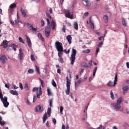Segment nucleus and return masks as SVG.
Instances as JSON below:
<instances>
[{"label": "nucleus", "instance_id": "nucleus-57", "mask_svg": "<svg viewBox=\"0 0 129 129\" xmlns=\"http://www.w3.org/2000/svg\"><path fill=\"white\" fill-rule=\"evenodd\" d=\"M101 128H102V125H100V126L97 127L96 128H91V129H101Z\"/></svg>", "mask_w": 129, "mask_h": 129}, {"label": "nucleus", "instance_id": "nucleus-45", "mask_svg": "<svg viewBox=\"0 0 129 129\" xmlns=\"http://www.w3.org/2000/svg\"><path fill=\"white\" fill-rule=\"evenodd\" d=\"M51 107H48L47 108V114H48V115H51Z\"/></svg>", "mask_w": 129, "mask_h": 129}, {"label": "nucleus", "instance_id": "nucleus-58", "mask_svg": "<svg viewBox=\"0 0 129 129\" xmlns=\"http://www.w3.org/2000/svg\"><path fill=\"white\" fill-rule=\"evenodd\" d=\"M94 76H93V77H91L89 78V82H91V81H92V80L93 79V78H94Z\"/></svg>", "mask_w": 129, "mask_h": 129}, {"label": "nucleus", "instance_id": "nucleus-24", "mask_svg": "<svg viewBox=\"0 0 129 129\" xmlns=\"http://www.w3.org/2000/svg\"><path fill=\"white\" fill-rule=\"evenodd\" d=\"M48 119V114L45 113L43 116V122L45 123L46 120Z\"/></svg>", "mask_w": 129, "mask_h": 129}, {"label": "nucleus", "instance_id": "nucleus-39", "mask_svg": "<svg viewBox=\"0 0 129 129\" xmlns=\"http://www.w3.org/2000/svg\"><path fill=\"white\" fill-rule=\"evenodd\" d=\"M102 45H103V40L99 43L97 45L98 48H101V47H102Z\"/></svg>", "mask_w": 129, "mask_h": 129}, {"label": "nucleus", "instance_id": "nucleus-35", "mask_svg": "<svg viewBox=\"0 0 129 129\" xmlns=\"http://www.w3.org/2000/svg\"><path fill=\"white\" fill-rule=\"evenodd\" d=\"M104 38H105V34L103 36L99 37V41H103L104 42Z\"/></svg>", "mask_w": 129, "mask_h": 129}, {"label": "nucleus", "instance_id": "nucleus-54", "mask_svg": "<svg viewBox=\"0 0 129 129\" xmlns=\"http://www.w3.org/2000/svg\"><path fill=\"white\" fill-rule=\"evenodd\" d=\"M41 24L42 27H44V26H45V22H44V20H42L41 21Z\"/></svg>", "mask_w": 129, "mask_h": 129}, {"label": "nucleus", "instance_id": "nucleus-43", "mask_svg": "<svg viewBox=\"0 0 129 129\" xmlns=\"http://www.w3.org/2000/svg\"><path fill=\"white\" fill-rule=\"evenodd\" d=\"M19 40L20 43H22V44H25V40H24L22 37H19Z\"/></svg>", "mask_w": 129, "mask_h": 129}, {"label": "nucleus", "instance_id": "nucleus-14", "mask_svg": "<svg viewBox=\"0 0 129 129\" xmlns=\"http://www.w3.org/2000/svg\"><path fill=\"white\" fill-rule=\"evenodd\" d=\"M8 60V58H7V56L5 55L1 56V58L0 59V61L3 63V64H6V61Z\"/></svg>", "mask_w": 129, "mask_h": 129}, {"label": "nucleus", "instance_id": "nucleus-59", "mask_svg": "<svg viewBox=\"0 0 129 129\" xmlns=\"http://www.w3.org/2000/svg\"><path fill=\"white\" fill-rule=\"evenodd\" d=\"M41 81V86L44 88V81L40 80Z\"/></svg>", "mask_w": 129, "mask_h": 129}, {"label": "nucleus", "instance_id": "nucleus-16", "mask_svg": "<svg viewBox=\"0 0 129 129\" xmlns=\"http://www.w3.org/2000/svg\"><path fill=\"white\" fill-rule=\"evenodd\" d=\"M19 56L20 60H22L23 57H24V52H23V50H22V48L19 49Z\"/></svg>", "mask_w": 129, "mask_h": 129}, {"label": "nucleus", "instance_id": "nucleus-13", "mask_svg": "<svg viewBox=\"0 0 129 129\" xmlns=\"http://www.w3.org/2000/svg\"><path fill=\"white\" fill-rule=\"evenodd\" d=\"M26 39L27 40V45H28V47H29V48H31L32 47V42H31V39H30L29 36H28V35H26Z\"/></svg>", "mask_w": 129, "mask_h": 129}, {"label": "nucleus", "instance_id": "nucleus-18", "mask_svg": "<svg viewBox=\"0 0 129 129\" xmlns=\"http://www.w3.org/2000/svg\"><path fill=\"white\" fill-rule=\"evenodd\" d=\"M81 84V80H79L77 82H75V87L76 90L77 89V86H79Z\"/></svg>", "mask_w": 129, "mask_h": 129}, {"label": "nucleus", "instance_id": "nucleus-40", "mask_svg": "<svg viewBox=\"0 0 129 129\" xmlns=\"http://www.w3.org/2000/svg\"><path fill=\"white\" fill-rule=\"evenodd\" d=\"M90 52V49H86L84 50H83V53L84 54H88Z\"/></svg>", "mask_w": 129, "mask_h": 129}, {"label": "nucleus", "instance_id": "nucleus-36", "mask_svg": "<svg viewBox=\"0 0 129 129\" xmlns=\"http://www.w3.org/2000/svg\"><path fill=\"white\" fill-rule=\"evenodd\" d=\"M35 71H36V72L40 74V69L39 68V67L37 66H35Z\"/></svg>", "mask_w": 129, "mask_h": 129}, {"label": "nucleus", "instance_id": "nucleus-41", "mask_svg": "<svg viewBox=\"0 0 129 129\" xmlns=\"http://www.w3.org/2000/svg\"><path fill=\"white\" fill-rule=\"evenodd\" d=\"M28 73H29V74H33L34 72H35V71L33 69H30L28 70Z\"/></svg>", "mask_w": 129, "mask_h": 129}, {"label": "nucleus", "instance_id": "nucleus-61", "mask_svg": "<svg viewBox=\"0 0 129 129\" xmlns=\"http://www.w3.org/2000/svg\"><path fill=\"white\" fill-rule=\"evenodd\" d=\"M46 16L47 17H48V18H49V19H52V17H51L50 14H49L48 13H46Z\"/></svg>", "mask_w": 129, "mask_h": 129}, {"label": "nucleus", "instance_id": "nucleus-2", "mask_svg": "<svg viewBox=\"0 0 129 129\" xmlns=\"http://www.w3.org/2000/svg\"><path fill=\"white\" fill-rule=\"evenodd\" d=\"M56 50L58 51V56L59 57H61V55H62L63 53V44L62 43L59 41H56L54 45Z\"/></svg>", "mask_w": 129, "mask_h": 129}, {"label": "nucleus", "instance_id": "nucleus-32", "mask_svg": "<svg viewBox=\"0 0 129 129\" xmlns=\"http://www.w3.org/2000/svg\"><path fill=\"white\" fill-rule=\"evenodd\" d=\"M9 8L11 9V10L15 9L16 8V4L13 3L9 6Z\"/></svg>", "mask_w": 129, "mask_h": 129}, {"label": "nucleus", "instance_id": "nucleus-62", "mask_svg": "<svg viewBox=\"0 0 129 129\" xmlns=\"http://www.w3.org/2000/svg\"><path fill=\"white\" fill-rule=\"evenodd\" d=\"M84 112L85 113H86V115H87V108H85L84 110Z\"/></svg>", "mask_w": 129, "mask_h": 129}, {"label": "nucleus", "instance_id": "nucleus-30", "mask_svg": "<svg viewBox=\"0 0 129 129\" xmlns=\"http://www.w3.org/2000/svg\"><path fill=\"white\" fill-rule=\"evenodd\" d=\"M47 91L48 96H51V95H52V91H51L50 88H47Z\"/></svg>", "mask_w": 129, "mask_h": 129}, {"label": "nucleus", "instance_id": "nucleus-63", "mask_svg": "<svg viewBox=\"0 0 129 129\" xmlns=\"http://www.w3.org/2000/svg\"><path fill=\"white\" fill-rule=\"evenodd\" d=\"M0 124L1 125H2V126H4V125H5V122L1 121V122H0Z\"/></svg>", "mask_w": 129, "mask_h": 129}, {"label": "nucleus", "instance_id": "nucleus-29", "mask_svg": "<svg viewBox=\"0 0 129 129\" xmlns=\"http://www.w3.org/2000/svg\"><path fill=\"white\" fill-rule=\"evenodd\" d=\"M122 24L124 27H126V26L127 25V24L126 23V21L125 20V19L124 18H123L122 19Z\"/></svg>", "mask_w": 129, "mask_h": 129}, {"label": "nucleus", "instance_id": "nucleus-50", "mask_svg": "<svg viewBox=\"0 0 129 129\" xmlns=\"http://www.w3.org/2000/svg\"><path fill=\"white\" fill-rule=\"evenodd\" d=\"M31 61H35V60H36V59L35 58V56H34V55H31Z\"/></svg>", "mask_w": 129, "mask_h": 129}, {"label": "nucleus", "instance_id": "nucleus-42", "mask_svg": "<svg viewBox=\"0 0 129 129\" xmlns=\"http://www.w3.org/2000/svg\"><path fill=\"white\" fill-rule=\"evenodd\" d=\"M50 33H51V32H45L44 34L46 38H49V37H50Z\"/></svg>", "mask_w": 129, "mask_h": 129}, {"label": "nucleus", "instance_id": "nucleus-15", "mask_svg": "<svg viewBox=\"0 0 129 129\" xmlns=\"http://www.w3.org/2000/svg\"><path fill=\"white\" fill-rule=\"evenodd\" d=\"M82 2H84L86 3V7L87 8H90L91 7V2L89 0H82Z\"/></svg>", "mask_w": 129, "mask_h": 129}, {"label": "nucleus", "instance_id": "nucleus-49", "mask_svg": "<svg viewBox=\"0 0 129 129\" xmlns=\"http://www.w3.org/2000/svg\"><path fill=\"white\" fill-rule=\"evenodd\" d=\"M32 91H33V92H35V91H39V88L34 87L32 89Z\"/></svg>", "mask_w": 129, "mask_h": 129}, {"label": "nucleus", "instance_id": "nucleus-44", "mask_svg": "<svg viewBox=\"0 0 129 129\" xmlns=\"http://www.w3.org/2000/svg\"><path fill=\"white\" fill-rule=\"evenodd\" d=\"M52 85L53 86V87H57V84L54 80H52Z\"/></svg>", "mask_w": 129, "mask_h": 129}, {"label": "nucleus", "instance_id": "nucleus-31", "mask_svg": "<svg viewBox=\"0 0 129 129\" xmlns=\"http://www.w3.org/2000/svg\"><path fill=\"white\" fill-rule=\"evenodd\" d=\"M82 64L83 65V67H84V68H88V67H89V66L85 62H82Z\"/></svg>", "mask_w": 129, "mask_h": 129}, {"label": "nucleus", "instance_id": "nucleus-60", "mask_svg": "<svg viewBox=\"0 0 129 129\" xmlns=\"http://www.w3.org/2000/svg\"><path fill=\"white\" fill-rule=\"evenodd\" d=\"M15 24L16 25H18L19 24V23H20V21H19V19L15 20Z\"/></svg>", "mask_w": 129, "mask_h": 129}, {"label": "nucleus", "instance_id": "nucleus-5", "mask_svg": "<svg viewBox=\"0 0 129 129\" xmlns=\"http://www.w3.org/2000/svg\"><path fill=\"white\" fill-rule=\"evenodd\" d=\"M117 82V74H116L114 77V82H112L111 81H109L107 84V86L109 87H115Z\"/></svg>", "mask_w": 129, "mask_h": 129}, {"label": "nucleus", "instance_id": "nucleus-51", "mask_svg": "<svg viewBox=\"0 0 129 129\" xmlns=\"http://www.w3.org/2000/svg\"><path fill=\"white\" fill-rule=\"evenodd\" d=\"M19 87L21 89V90H23L24 89V87L23 86V84L21 83H19Z\"/></svg>", "mask_w": 129, "mask_h": 129}, {"label": "nucleus", "instance_id": "nucleus-3", "mask_svg": "<svg viewBox=\"0 0 129 129\" xmlns=\"http://www.w3.org/2000/svg\"><path fill=\"white\" fill-rule=\"evenodd\" d=\"M0 99L3 102L4 107H8L10 105V103L8 101V97L4 96L3 95V92H2V89H0Z\"/></svg>", "mask_w": 129, "mask_h": 129}, {"label": "nucleus", "instance_id": "nucleus-6", "mask_svg": "<svg viewBox=\"0 0 129 129\" xmlns=\"http://www.w3.org/2000/svg\"><path fill=\"white\" fill-rule=\"evenodd\" d=\"M71 80H69V78L67 77V90H66V94L67 95L70 94V85L71 84Z\"/></svg>", "mask_w": 129, "mask_h": 129}, {"label": "nucleus", "instance_id": "nucleus-64", "mask_svg": "<svg viewBox=\"0 0 129 129\" xmlns=\"http://www.w3.org/2000/svg\"><path fill=\"white\" fill-rule=\"evenodd\" d=\"M125 111H126V114H129V110H128V109H125Z\"/></svg>", "mask_w": 129, "mask_h": 129}, {"label": "nucleus", "instance_id": "nucleus-52", "mask_svg": "<svg viewBox=\"0 0 129 129\" xmlns=\"http://www.w3.org/2000/svg\"><path fill=\"white\" fill-rule=\"evenodd\" d=\"M59 60H60V63H61V64H63V63H64V60L63 59V57L60 56L59 57Z\"/></svg>", "mask_w": 129, "mask_h": 129}, {"label": "nucleus", "instance_id": "nucleus-17", "mask_svg": "<svg viewBox=\"0 0 129 129\" xmlns=\"http://www.w3.org/2000/svg\"><path fill=\"white\" fill-rule=\"evenodd\" d=\"M9 48H12L14 51H17V47H18V45H16L15 43H12L9 45Z\"/></svg>", "mask_w": 129, "mask_h": 129}, {"label": "nucleus", "instance_id": "nucleus-4", "mask_svg": "<svg viewBox=\"0 0 129 129\" xmlns=\"http://www.w3.org/2000/svg\"><path fill=\"white\" fill-rule=\"evenodd\" d=\"M77 53V50L74 48H72V54L71 55V61L72 65L74 64V62H75V59L76 57V54Z\"/></svg>", "mask_w": 129, "mask_h": 129}, {"label": "nucleus", "instance_id": "nucleus-27", "mask_svg": "<svg viewBox=\"0 0 129 129\" xmlns=\"http://www.w3.org/2000/svg\"><path fill=\"white\" fill-rule=\"evenodd\" d=\"M103 20L105 24H107V23H108V17L107 15L104 16Z\"/></svg>", "mask_w": 129, "mask_h": 129}, {"label": "nucleus", "instance_id": "nucleus-55", "mask_svg": "<svg viewBox=\"0 0 129 129\" xmlns=\"http://www.w3.org/2000/svg\"><path fill=\"white\" fill-rule=\"evenodd\" d=\"M26 103L28 105H31V103L30 102V101H29V100H28V99H26Z\"/></svg>", "mask_w": 129, "mask_h": 129}, {"label": "nucleus", "instance_id": "nucleus-48", "mask_svg": "<svg viewBox=\"0 0 129 129\" xmlns=\"http://www.w3.org/2000/svg\"><path fill=\"white\" fill-rule=\"evenodd\" d=\"M63 52H64L66 54H69L70 53V49H68V51L66 49L63 50Z\"/></svg>", "mask_w": 129, "mask_h": 129}, {"label": "nucleus", "instance_id": "nucleus-53", "mask_svg": "<svg viewBox=\"0 0 129 129\" xmlns=\"http://www.w3.org/2000/svg\"><path fill=\"white\" fill-rule=\"evenodd\" d=\"M62 31L63 32V33H66V27H65V26L62 27Z\"/></svg>", "mask_w": 129, "mask_h": 129}, {"label": "nucleus", "instance_id": "nucleus-11", "mask_svg": "<svg viewBox=\"0 0 129 129\" xmlns=\"http://www.w3.org/2000/svg\"><path fill=\"white\" fill-rule=\"evenodd\" d=\"M122 89L123 91V94L124 95V94H126V93H127V91H128L129 85L123 86Z\"/></svg>", "mask_w": 129, "mask_h": 129}, {"label": "nucleus", "instance_id": "nucleus-23", "mask_svg": "<svg viewBox=\"0 0 129 129\" xmlns=\"http://www.w3.org/2000/svg\"><path fill=\"white\" fill-rule=\"evenodd\" d=\"M10 92L13 95H16V96H18V95H19V93H18V92L17 91H15V90H11L10 91Z\"/></svg>", "mask_w": 129, "mask_h": 129}, {"label": "nucleus", "instance_id": "nucleus-47", "mask_svg": "<svg viewBox=\"0 0 129 129\" xmlns=\"http://www.w3.org/2000/svg\"><path fill=\"white\" fill-rule=\"evenodd\" d=\"M24 88L25 89H26V91H28V90H29V85H28V84L25 85Z\"/></svg>", "mask_w": 129, "mask_h": 129}, {"label": "nucleus", "instance_id": "nucleus-38", "mask_svg": "<svg viewBox=\"0 0 129 129\" xmlns=\"http://www.w3.org/2000/svg\"><path fill=\"white\" fill-rule=\"evenodd\" d=\"M49 106L53 107V98L49 99Z\"/></svg>", "mask_w": 129, "mask_h": 129}, {"label": "nucleus", "instance_id": "nucleus-33", "mask_svg": "<svg viewBox=\"0 0 129 129\" xmlns=\"http://www.w3.org/2000/svg\"><path fill=\"white\" fill-rule=\"evenodd\" d=\"M110 94L111 99H112V100H114V94H113L112 90L110 91Z\"/></svg>", "mask_w": 129, "mask_h": 129}, {"label": "nucleus", "instance_id": "nucleus-26", "mask_svg": "<svg viewBox=\"0 0 129 129\" xmlns=\"http://www.w3.org/2000/svg\"><path fill=\"white\" fill-rule=\"evenodd\" d=\"M38 37L39 39H41V41H42V42H45V39H44V37H43V36H42V34L38 33Z\"/></svg>", "mask_w": 129, "mask_h": 129}, {"label": "nucleus", "instance_id": "nucleus-46", "mask_svg": "<svg viewBox=\"0 0 129 129\" xmlns=\"http://www.w3.org/2000/svg\"><path fill=\"white\" fill-rule=\"evenodd\" d=\"M64 110V107L63 106H61L60 107V113L61 114H63V110Z\"/></svg>", "mask_w": 129, "mask_h": 129}, {"label": "nucleus", "instance_id": "nucleus-7", "mask_svg": "<svg viewBox=\"0 0 129 129\" xmlns=\"http://www.w3.org/2000/svg\"><path fill=\"white\" fill-rule=\"evenodd\" d=\"M24 27L26 26V25H27L28 28L30 31H34V32H37V28H34V26L32 24L29 23L24 22Z\"/></svg>", "mask_w": 129, "mask_h": 129}, {"label": "nucleus", "instance_id": "nucleus-19", "mask_svg": "<svg viewBox=\"0 0 129 129\" xmlns=\"http://www.w3.org/2000/svg\"><path fill=\"white\" fill-rule=\"evenodd\" d=\"M20 11L23 17H24L25 18L28 17V15H27V13H26V11H25V10H24V9L21 8Z\"/></svg>", "mask_w": 129, "mask_h": 129}, {"label": "nucleus", "instance_id": "nucleus-28", "mask_svg": "<svg viewBox=\"0 0 129 129\" xmlns=\"http://www.w3.org/2000/svg\"><path fill=\"white\" fill-rule=\"evenodd\" d=\"M56 25V23H55V21H54V20H52L51 21V29L52 30H55V26Z\"/></svg>", "mask_w": 129, "mask_h": 129}, {"label": "nucleus", "instance_id": "nucleus-56", "mask_svg": "<svg viewBox=\"0 0 129 129\" xmlns=\"http://www.w3.org/2000/svg\"><path fill=\"white\" fill-rule=\"evenodd\" d=\"M83 72H84V69H81L80 72V75H82V73H83Z\"/></svg>", "mask_w": 129, "mask_h": 129}, {"label": "nucleus", "instance_id": "nucleus-20", "mask_svg": "<svg viewBox=\"0 0 129 129\" xmlns=\"http://www.w3.org/2000/svg\"><path fill=\"white\" fill-rule=\"evenodd\" d=\"M90 26L91 29H94V22L91 20V18L89 19Z\"/></svg>", "mask_w": 129, "mask_h": 129}, {"label": "nucleus", "instance_id": "nucleus-8", "mask_svg": "<svg viewBox=\"0 0 129 129\" xmlns=\"http://www.w3.org/2000/svg\"><path fill=\"white\" fill-rule=\"evenodd\" d=\"M42 94V89L41 88L39 89V92H37L36 96L35 95L33 96V102H35L37 98H40L41 95Z\"/></svg>", "mask_w": 129, "mask_h": 129}, {"label": "nucleus", "instance_id": "nucleus-37", "mask_svg": "<svg viewBox=\"0 0 129 129\" xmlns=\"http://www.w3.org/2000/svg\"><path fill=\"white\" fill-rule=\"evenodd\" d=\"M96 70H97V67H95L93 72V76L95 77V74H96Z\"/></svg>", "mask_w": 129, "mask_h": 129}, {"label": "nucleus", "instance_id": "nucleus-21", "mask_svg": "<svg viewBox=\"0 0 129 129\" xmlns=\"http://www.w3.org/2000/svg\"><path fill=\"white\" fill-rule=\"evenodd\" d=\"M67 40L69 44H71L72 43V37H71V35H69L67 36Z\"/></svg>", "mask_w": 129, "mask_h": 129}, {"label": "nucleus", "instance_id": "nucleus-9", "mask_svg": "<svg viewBox=\"0 0 129 129\" xmlns=\"http://www.w3.org/2000/svg\"><path fill=\"white\" fill-rule=\"evenodd\" d=\"M35 112H38L39 111L40 113L44 111V107H42L41 105H37L34 109Z\"/></svg>", "mask_w": 129, "mask_h": 129}, {"label": "nucleus", "instance_id": "nucleus-1", "mask_svg": "<svg viewBox=\"0 0 129 129\" xmlns=\"http://www.w3.org/2000/svg\"><path fill=\"white\" fill-rule=\"evenodd\" d=\"M121 102H122V98L121 97H119L117 99L116 103H112L110 107L113 110H115V111H123V108H121Z\"/></svg>", "mask_w": 129, "mask_h": 129}, {"label": "nucleus", "instance_id": "nucleus-10", "mask_svg": "<svg viewBox=\"0 0 129 129\" xmlns=\"http://www.w3.org/2000/svg\"><path fill=\"white\" fill-rule=\"evenodd\" d=\"M46 22L47 23V25L50 26L51 22H50V20L49 19H46ZM45 32H51V27H46L45 28Z\"/></svg>", "mask_w": 129, "mask_h": 129}, {"label": "nucleus", "instance_id": "nucleus-25", "mask_svg": "<svg viewBox=\"0 0 129 129\" xmlns=\"http://www.w3.org/2000/svg\"><path fill=\"white\" fill-rule=\"evenodd\" d=\"M73 26L75 30H76V31H78V23L77 22H75L73 23Z\"/></svg>", "mask_w": 129, "mask_h": 129}, {"label": "nucleus", "instance_id": "nucleus-34", "mask_svg": "<svg viewBox=\"0 0 129 129\" xmlns=\"http://www.w3.org/2000/svg\"><path fill=\"white\" fill-rule=\"evenodd\" d=\"M100 49L99 47H97L95 51V57H97V55H98V53H99V51Z\"/></svg>", "mask_w": 129, "mask_h": 129}, {"label": "nucleus", "instance_id": "nucleus-12", "mask_svg": "<svg viewBox=\"0 0 129 129\" xmlns=\"http://www.w3.org/2000/svg\"><path fill=\"white\" fill-rule=\"evenodd\" d=\"M64 14L66 17L69 19H72V18H73V15L70 14V11L69 10H65Z\"/></svg>", "mask_w": 129, "mask_h": 129}, {"label": "nucleus", "instance_id": "nucleus-22", "mask_svg": "<svg viewBox=\"0 0 129 129\" xmlns=\"http://www.w3.org/2000/svg\"><path fill=\"white\" fill-rule=\"evenodd\" d=\"M9 42H8L6 40H4L3 42V48H7L8 47Z\"/></svg>", "mask_w": 129, "mask_h": 129}]
</instances>
